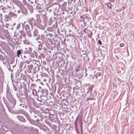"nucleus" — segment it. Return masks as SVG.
I'll return each instance as SVG.
<instances>
[{
    "mask_svg": "<svg viewBox=\"0 0 134 134\" xmlns=\"http://www.w3.org/2000/svg\"><path fill=\"white\" fill-rule=\"evenodd\" d=\"M25 5H26V4H25Z\"/></svg>",
    "mask_w": 134,
    "mask_h": 134,
    "instance_id": "11",
    "label": "nucleus"
},
{
    "mask_svg": "<svg viewBox=\"0 0 134 134\" xmlns=\"http://www.w3.org/2000/svg\"><path fill=\"white\" fill-rule=\"evenodd\" d=\"M111 3H108V7L109 8H110V7H109V5H111Z\"/></svg>",
    "mask_w": 134,
    "mask_h": 134,
    "instance_id": "7",
    "label": "nucleus"
},
{
    "mask_svg": "<svg viewBox=\"0 0 134 134\" xmlns=\"http://www.w3.org/2000/svg\"><path fill=\"white\" fill-rule=\"evenodd\" d=\"M21 53V52L19 50H18L17 51V56L18 57H19V55Z\"/></svg>",
    "mask_w": 134,
    "mask_h": 134,
    "instance_id": "3",
    "label": "nucleus"
},
{
    "mask_svg": "<svg viewBox=\"0 0 134 134\" xmlns=\"http://www.w3.org/2000/svg\"><path fill=\"white\" fill-rule=\"evenodd\" d=\"M34 35L36 36L38 34V31L37 30H35L33 32Z\"/></svg>",
    "mask_w": 134,
    "mask_h": 134,
    "instance_id": "2",
    "label": "nucleus"
},
{
    "mask_svg": "<svg viewBox=\"0 0 134 134\" xmlns=\"http://www.w3.org/2000/svg\"><path fill=\"white\" fill-rule=\"evenodd\" d=\"M25 5H26V4H25Z\"/></svg>",
    "mask_w": 134,
    "mask_h": 134,
    "instance_id": "12",
    "label": "nucleus"
},
{
    "mask_svg": "<svg viewBox=\"0 0 134 134\" xmlns=\"http://www.w3.org/2000/svg\"><path fill=\"white\" fill-rule=\"evenodd\" d=\"M120 46L121 47H123L124 46V44L123 43H120Z\"/></svg>",
    "mask_w": 134,
    "mask_h": 134,
    "instance_id": "5",
    "label": "nucleus"
},
{
    "mask_svg": "<svg viewBox=\"0 0 134 134\" xmlns=\"http://www.w3.org/2000/svg\"><path fill=\"white\" fill-rule=\"evenodd\" d=\"M25 22H25H25H24V24H25Z\"/></svg>",
    "mask_w": 134,
    "mask_h": 134,
    "instance_id": "10",
    "label": "nucleus"
},
{
    "mask_svg": "<svg viewBox=\"0 0 134 134\" xmlns=\"http://www.w3.org/2000/svg\"><path fill=\"white\" fill-rule=\"evenodd\" d=\"M16 89H17V88L15 87V89L14 90L15 91H16Z\"/></svg>",
    "mask_w": 134,
    "mask_h": 134,
    "instance_id": "9",
    "label": "nucleus"
},
{
    "mask_svg": "<svg viewBox=\"0 0 134 134\" xmlns=\"http://www.w3.org/2000/svg\"><path fill=\"white\" fill-rule=\"evenodd\" d=\"M26 30H27V29H29V26L28 25H26Z\"/></svg>",
    "mask_w": 134,
    "mask_h": 134,
    "instance_id": "4",
    "label": "nucleus"
},
{
    "mask_svg": "<svg viewBox=\"0 0 134 134\" xmlns=\"http://www.w3.org/2000/svg\"><path fill=\"white\" fill-rule=\"evenodd\" d=\"M8 14L10 16L14 18L16 17L17 16L15 14L12 12H9Z\"/></svg>",
    "mask_w": 134,
    "mask_h": 134,
    "instance_id": "1",
    "label": "nucleus"
},
{
    "mask_svg": "<svg viewBox=\"0 0 134 134\" xmlns=\"http://www.w3.org/2000/svg\"><path fill=\"white\" fill-rule=\"evenodd\" d=\"M98 42L101 45L102 44V42L100 40H98Z\"/></svg>",
    "mask_w": 134,
    "mask_h": 134,
    "instance_id": "6",
    "label": "nucleus"
},
{
    "mask_svg": "<svg viewBox=\"0 0 134 134\" xmlns=\"http://www.w3.org/2000/svg\"><path fill=\"white\" fill-rule=\"evenodd\" d=\"M38 120V121H39V120Z\"/></svg>",
    "mask_w": 134,
    "mask_h": 134,
    "instance_id": "13",
    "label": "nucleus"
},
{
    "mask_svg": "<svg viewBox=\"0 0 134 134\" xmlns=\"http://www.w3.org/2000/svg\"><path fill=\"white\" fill-rule=\"evenodd\" d=\"M101 75V73H98L97 74V75L98 76H100Z\"/></svg>",
    "mask_w": 134,
    "mask_h": 134,
    "instance_id": "8",
    "label": "nucleus"
}]
</instances>
